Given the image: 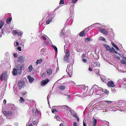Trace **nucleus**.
I'll list each match as a JSON object with an SVG mask.
<instances>
[{
    "instance_id": "f257e3e1",
    "label": "nucleus",
    "mask_w": 126,
    "mask_h": 126,
    "mask_svg": "<svg viewBox=\"0 0 126 126\" xmlns=\"http://www.w3.org/2000/svg\"><path fill=\"white\" fill-rule=\"evenodd\" d=\"M17 107L14 105L11 104L9 105V107L7 109L11 111L12 112H15L16 110Z\"/></svg>"
},
{
    "instance_id": "f03ea898",
    "label": "nucleus",
    "mask_w": 126,
    "mask_h": 126,
    "mask_svg": "<svg viewBox=\"0 0 126 126\" xmlns=\"http://www.w3.org/2000/svg\"><path fill=\"white\" fill-rule=\"evenodd\" d=\"M53 15L51 14H49L47 17V20L46 21V23L47 24H48L50 22L52 21V19L54 18Z\"/></svg>"
},
{
    "instance_id": "7ed1b4c3",
    "label": "nucleus",
    "mask_w": 126,
    "mask_h": 126,
    "mask_svg": "<svg viewBox=\"0 0 126 126\" xmlns=\"http://www.w3.org/2000/svg\"><path fill=\"white\" fill-rule=\"evenodd\" d=\"M23 56H20L17 59V61H15V63H16L17 64H21L23 62Z\"/></svg>"
},
{
    "instance_id": "20e7f679",
    "label": "nucleus",
    "mask_w": 126,
    "mask_h": 126,
    "mask_svg": "<svg viewBox=\"0 0 126 126\" xmlns=\"http://www.w3.org/2000/svg\"><path fill=\"white\" fill-rule=\"evenodd\" d=\"M16 67L17 69V74L19 75L22 72V66L20 64H18L16 66Z\"/></svg>"
},
{
    "instance_id": "39448f33",
    "label": "nucleus",
    "mask_w": 126,
    "mask_h": 126,
    "mask_svg": "<svg viewBox=\"0 0 126 126\" xmlns=\"http://www.w3.org/2000/svg\"><path fill=\"white\" fill-rule=\"evenodd\" d=\"M42 38L44 40H47L46 42V43L47 44H49L50 43V42L51 41L49 38L46 35L42 36Z\"/></svg>"
},
{
    "instance_id": "423d86ee",
    "label": "nucleus",
    "mask_w": 126,
    "mask_h": 126,
    "mask_svg": "<svg viewBox=\"0 0 126 126\" xmlns=\"http://www.w3.org/2000/svg\"><path fill=\"white\" fill-rule=\"evenodd\" d=\"M72 67L71 66H70L69 65H68L66 70L68 73V75L70 77H71V75L70 74V73L71 72V68Z\"/></svg>"
},
{
    "instance_id": "0eeeda50",
    "label": "nucleus",
    "mask_w": 126,
    "mask_h": 126,
    "mask_svg": "<svg viewBox=\"0 0 126 126\" xmlns=\"http://www.w3.org/2000/svg\"><path fill=\"white\" fill-rule=\"evenodd\" d=\"M25 82L24 81H20L18 82V86L19 87L21 88L25 85Z\"/></svg>"
},
{
    "instance_id": "6e6552de",
    "label": "nucleus",
    "mask_w": 126,
    "mask_h": 126,
    "mask_svg": "<svg viewBox=\"0 0 126 126\" xmlns=\"http://www.w3.org/2000/svg\"><path fill=\"white\" fill-rule=\"evenodd\" d=\"M6 76V74L4 72H3L0 78L1 81H3L5 79Z\"/></svg>"
},
{
    "instance_id": "1a4fd4ad",
    "label": "nucleus",
    "mask_w": 126,
    "mask_h": 126,
    "mask_svg": "<svg viewBox=\"0 0 126 126\" xmlns=\"http://www.w3.org/2000/svg\"><path fill=\"white\" fill-rule=\"evenodd\" d=\"M108 85L109 87H114L115 86L114 82L112 81L108 82Z\"/></svg>"
},
{
    "instance_id": "9d476101",
    "label": "nucleus",
    "mask_w": 126,
    "mask_h": 126,
    "mask_svg": "<svg viewBox=\"0 0 126 126\" xmlns=\"http://www.w3.org/2000/svg\"><path fill=\"white\" fill-rule=\"evenodd\" d=\"M47 74L49 76H51L52 73V69L50 68L47 69Z\"/></svg>"
},
{
    "instance_id": "9b49d317",
    "label": "nucleus",
    "mask_w": 126,
    "mask_h": 126,
    "mask_svg": "<svg viewBox=\"0 0 126 126\" xmlns=\"http://www.w3.org/2000/svg\"><path fill=\"white\" fill-rule=\"evenodd\" d=\"M49 80L47 79H46V80H43L42 81L41 83V85L43 86L46 85L48 82Z\"/></svg>"
},
{
    "instance_id": "f8f14e48",
    "label": "nucleus",
    "mask_w": 126,
    "mask_h": 126,
    "mask_svg": "<svg viewBox=\"0 0 126 126\" xmlns=\"http://www.w3.org/2000/svg\"><path fill=\"white\" fill-rule=\"evenodd\" d=\"M104 47L107 50L110 52H111L112 48H111L109 46L106 44H105L104 45Z\"/></svg>"
},
{
    "instance_id": "ddd939ff",
    "label": "nucleus",
    "mask_w": 126,
    "mask_h": 126,
    "mask_svg": "<svg viewBox=\"0 0 126 126\" xmlns=\"http://www.w3.org/2000/svg\"><path fill=\"white\" fill-rule=\"evenodd\" d=\"M120 62L122 64L126 65V57H123L122 60L120 61Z\"/></svg>"
},
{
    "instance_id": "4468645a",
    "label": "nucleus",
    "mask_w": 126,
    "mask_h": 126,
    "mask_svg": "<svg viewBox=\"0 0 126 126\" xmlns=\"http://www.w3.org/2000/svg\"><path fill=\"white\" fill-rule=\"evenodd\" d=\"M97 122V120L94 117L92 120V123L93 124L92 126H96Z\"/></svg>"
},
{
    "instance_id": "2eb2a0df",
    "label": "nucleus",
    "mask_w": 126,
    "mask_h": 126,
    "mask_svg": "<svg viewBox=\"0 0 126 126\" xmlns=\"http://www.w3.org/2000/svg\"><path fill=\"white\" fill-rule=\"evenodd\" d=\"M27 78L28 79L29 82L30 83L32 82L34 80V79L32 77L30 76H27Z\"/></svg>"
},
{
    "instance_id": "dca6fc26",
    "label": "nucleus",
    "mask_w": 126,
    "mask_h": 126,
    "mask_svg": "<svg viewBox=\"0 0 126 126\" xmlns=\"http://www.w3.org/2000/svg\"><path fill=\"white\" fill-rule=\"evenodd\" d=\"M86 33L84 32V31H83L81 32L79 34V36L80 37H83V36H85L86 34Z\"/></svg>"
},
{
    "instance_id": "f3484780",
    "label": "nucleus",
    "mask_w": 126,
    "mask_h": 126,
    "mask_svg": "<svg viewBox=\"0 0 126 126\" xmlns=\"http://www.w3.org/2000/svg\"><path fill=\"white\" fill-rule=\"evenodd\" d=\"M43 61V60L41 59H40L39 60H37L36 63L35 64L36 65L38 64L39 63L40 64V63L42 62Z\"/></svg>"
},
{
    "instance_id": "a211bd4d",
    "label": "nucleus",
    "mask_w": 126,
    "mask_h": 126,
    "mask_svg": "<svg viewBox=\"0 0 126 126\" xmlns=\"http://www.w3.org/2000/svg\"><path fill=\"white\" fill-rule=\"evenodd\" d=\"M12 74L13 75H16L17 74V69L16 68H14L12 71Z\"/></svg>"
},
{
    "instance_id": "6ab92c4d",
    "label": "nucleus",
    "mask_w": 126,
    "mask_h": 126,
    "mask_svg": "<svg viewBox=\"0 0 126 126\" xmlns=\"http://www.w3.org/2000/svg\"><path fill=\"white\" fill-rule=\"evenodd\" d=\"M108 108L110 110L112 111H116V109L114 107L111 106H109L108 107Z\"/></svg>"
},
{
    "instance_id": "aec40b11",
    "label": "nucleus",
    "mask_w": 126,
    "mask_h": 126,
    "mask_svg": "<svg viewBox=\"0 0 126 126\" xmlns=\"http://www.w3.org/2000/svg\"><path fill=\"white\" fill-rule=\"evenodd\" d=\"M98 87L97 85H94L93 86L92 89H93V90H94L95 92L96 90H97Z\"/></svg>"
},
{
    "instance_id": "412c9836",
    "label": "nucleus",
    "mask_w": 126,
    "mask_h": 126,
    "mask_svg": "<svg viewBox=\"0 0 126 126\" xmlns=\"http://www.w3.org/2000/svg\"><path fill=\"white\" fill-rule=\"evenodd\" d=\"M101 79L104 82H106V79H105V77L104 76H100Z\"/></svg>"
},
{
    "instance_id": "4be33fe9",
    "label": "nucleus",
    "mask_w": 126,
    "mask_h": 126,
    "mask_svg": "<svg viewBox=\"0 0 126 126\" xmlns=\"http://www.w3.org/2000/svg\"><path fill=\"white\" fill-rule=\"evenodd\" d=\"M70 112L71 115H73L74 117H75V116H76L77 114L73 110H72Z\"/></svg>"
},
{
    "instance_id": "5701e85b",
    "label": "nucleus",
    "mask_w": 126,
    "mask_h": 126,
    "mask_svg": "<svg viewBox=\"0 0 126 126\" xmlns=\"http://www.w3.org/2000/svg\"><path fill=\"white\" fill-rule=\"evenodd\" d=\"M108 33V31L107 30L105 29H104L102 33L103 34H104L105 35H107Z\"/></svg>"
},
{
    "instance_id": "b1692460",
    "label": "nucleus",
    "mask_w": 126,
    "mask_h": 126,
    "mask_svg": "<svg viewBox=\"0 0 126 126\" xmlns=\"http://www.w3.org/2000/svg\"><path fill=\"white\" fill-rule=\"evenodd\" d=\"M97 91V92L98 91L99 92H103V89L102 88L98 87Z\"/></svg>"
},
{
    "instance_id": "393cba45",
    "label": "nucleus",
    "mask_w": 126,
    "mask_h": 126,
    "mask_svg": "<svg viewBox=\"0 0 126 126\" xmlns=\"http://www.w3.org/2000/svg\"><path fill=\"white\" fill-rule=\"evenodd\" d=\"M55 118L57 119V121H60L61 120L60 117L58 115H55Z\"/></svg>"
},
{
    "instance_id": "a878e982",
    "label": "nucleus",
    "mask_w": 126,
    "mask_h": 126,
    "mask_svg": "<svg viewBox=\"0 0 126 126\" xmlns=\"http://www.w3.org/2000/svg\"><path fill=\"white\" fill-rule=\"evenodd\" d=\"M4 23L2 21L0 20V28H1L4 25Z\"/></svg>"
},
{
    "instance_id": "bb28decb",
    "label": "nucleus",
    "mask_w": 126,
    "mask_h": 126,
    "mask_svg": "<svg viewBox=\"0 0 126 126\" xmlns=\"http://www.w3.org/2000/svg\"><path fill=\"white\" fill-rule=\"evenodd\" d=\"M65 53V56L69 57L70 56V53L67 50H66V52Z\"/></svg>"
},
{
    "instance_id": "cd10ccee",
    "label": "nucleus",
    "mask_w": 126,
    "mask_h": 126,
    "mask_svg": "<svg viewBox=\"0 0 126 126\" xmlns=\"http://www.w3.org/2000/svg\"><path fill=\"white\" fill-rule=\"evenodd\" d=\"M99 69H95L94 70V72L95 73L97 74V75L98 76L99 75Z\"/></svg>"
},
{
    "instance_id": "c85d7f7f",
    "label": "nucleus",
    "mask_w": 126,
    "mask_h": 126,
    "mask_svg": "<svg viewBox=\"0 0 126 126\" xmlns=\"http://www.w3.org/2000/svg\"><path fill=\"white\" fill-rule=\"evenodd\" d=\"M91 27L90 26L88 27H87V28H85V29L83 31H84V32H85L86 33L87 31H88L89 29H90L91 28Z\"/></svg>"
},
{
    "instance_id": "c756f323",
    "label": "nucleus",
    "mask_w": 126,
    "mask_h": 126,
    "mask_svg": "<svg viewBox=\"0 0 126 126\" xmlns=\"http://www.w3.org/2000/svg\"><path fill=\"white\" fill-rule=\"evenodd\" d=\"M20 99L19 100V102L21 103H23L25 101L24 99L22 97H20Z\"/></svg>"
},
{
    "instance_id": "7c9ffc66",
    "label": "nucleus",
    "mask_w": 126,
    "mask_h": 126,
    "mask_svg": "<svg viewBox=\"0 0 126 126\" xmlns=\"http://www.w3.org/2000/svg\"><path fill=\"white\" fill-rule=\"evenodd\" d=\"M32 66L31 65H30L28 67L29 71L31 72L32 71Z\"/></svg>"
},
{
    "instance_id": "2f4dec72",
    "label": "nucleus",
    "mask_w": 126,
    "mask_h": 126,
    "mask_svg": "<svg viewBox=\"0 0 126 126\" xmlns=\"http://www.w3.org/2000/svg\"><path fill=\"white\" fill-rule=\"evenodd\" d=\"M98 39L100 40H103V41H106V39L104 38V37H100L98 38Z\"/></svg>"
},
{
    "instance_id": "473e14b6",
    "label": "nucleus",
    "mask_w": 126,
    "mask_h": 126,
    "mask_svg": "<svg viewBox=\"0 0 126 126\" xmlns=\"http://www.w3.org/2000/svg\"><path fill=\"white\" fill-rule=\"evenodd\" d=\"M69 57H67V56H65L64 58V60L67 62H68L69 61Z\"/></svg>"
},
{
    "instance_id": "72a5a7b5",
    "label": "nucleus",
    "mask_w": 126,
    "mask_h": 126,
    "mask_svg": "<svg viewBox=\"0 0 126 126\" xmlns=\"http://www.w3.org/2000/svg\"><path fill=\"white\" fill-rule=\"evenodd\" d=\"M94 66L95 67V66H98L99 67L100 66V64L98 62H96L94 64Z\"/></svg>"
},
{
    "instance_id": "f704fd0d",
    "label": "nucleus",
    "mask_w": 126,
    "mask_h": 126,
    "mask_svg": "<svg viewBox=\"0 0 126 126\" xmlns=\"http://www.w3.org/2000/svg\"><path fill=\"white\" fill-rule=\"evenodd\" d=\"M113 52L116 54H118V52L114 50L113 47H112L111 52L113 53Z\"/></svg>"
},
{
    "instance_id": "c9c22d12",
    "label": "nucleus",
    "mask_w": 126,
    "mask_h": 126,
    "mask_svg": "<svg viewBox=\"0 0 126 126\" xmlns=\"http://www.w3.org/2000/svg\"><path fill=\"white\" fill-rule=\"evenodd\" d=\"M65 88V86H61L59 87V88L61 90H63Z\"/></svg>"
},
{
    "instance_id": "e433bc0d",
    "label": "nucleus",
    "mask_w": 126,
    "mask_h": 126,
    "mask_svg": "<svg viewBox=\"0 0 126 126\" xmlns=\"http://www.w3.org/2000/svg\"><path fill=\"white\" fill-rule=\"evenodd\" d=\"M99 31L100 32L103 33V31L104 29H103L101 27H99L98 28Z\"/></svg>"
},
{
    "instance_id": "4c0bfd02",
    "label": "nucleus",
    "mask_w": 126,
    "mask_h": 126,
    "mask_svg": "<svg viewBox=\"0 0 126 126\" xmlns=\"http://www.w3.org/2000/svg\"><path fill=\"white\" fill-rule=\"evenodd\" d=\"M51 46L54 49L55 51H57V49L56 46H54L53 45H51Z\"/></svg>"
},
{
    "instance_id": "58836bf2",
    "label": "nucleus",
    "mask_w": 126,
    "mask_h": 126,
    "mask_svg": "<svg viewBox=\"0 0 126 126\" xmlns=\"http://www.w3.org/2000/svg\"><path fill=\"white\" fill-rule=\"evenodd\" d=\"M52 112L53 113H54L55 112H57L58 111L57 110H56L54 108H52Z\"/></svg>"
},
{
    "instance_id": "ea45409f",
    "label": "nucleus",
    "mask_w": 126,
    "mask_h": 126,
    "mask_svg": "<svg viewBox=\"0 0 126 126\" xmlns=\"http://www.w3.org/2000/svg\"><path fill=\"white\" fill-rule=\"evenodd\" d=\"M7 113H8L7 116L11 115L12 114V112L11 111H7Z\"/></svg>"
},
{
    "instance_id": "a19ab883",
    "label": "nucleus",
    "mask_w": 126,
    "mask_h": 126,
    "mask_svg": "<svg viewBox=\"0 0 126 126\" xmlns=\"http://www.w3.org/2000/svg\"><path fill=\"white\" fill-rule=\"evenodd\" d=\"M12 19L11 18H8L7 19V22L8 23V22H10V21H11Z\"/></svg>"
},
{
    "instance_id": "79ce46f5",
    "label": "nucleus",
    "mask_w": 126,
    "mask_h": 126,
    "mask_svg": "<svg viewBox=\"0 0 126 126\" xmlns=\"http://www.w3.org/2000/svg\"><path fill=\"white\" fill-rule=\"evenodd\" d=\"M64 106L66 107L67 108L68 110L70 111V112L72 110H71L70 108L67 106V105H64Z\"/></svg>"
},
{
    "instance_id": "37998d69",
    "label": "nucleus",
    "mask_w": 126,
    "mask_h": 126,
    "mask_svg": "<svg viewBox=\"0 0 126 126\" xmlns=\"http://www.w3.org/2000/svg\"><path fill=\"white\" fill-rule=\"evenodd\" d=\"M87 95L86 93H84L82 95L80 96H79L80 97H81L82 98L83 97H85L87 96Z\"/></svg>"
},
{
    "instance_id": "c03bdc74",
    "label": "nucleus",
    "mask_w": 126,
    "mask_h": 126,
    "mask_svg": "<svg viewBox=\"0 0 126 126\" xmlns=\"http://www.w3.org/2000/svg\"><path fill=\"white\" fill-rule=\"evenodd\" d=\"M103 102H104V103H105V102H106L108 104L111 103H112V101H107V100L104 101H103Z\"/></svg>"
},
{
    "instance_id": "a18cd8bd",
    "label": "nucleus",
    "mask_w": 126,
    "mask_h": 126,
    "mask_svg": "<svg viewBox=\"0 0 126 126\" xmlns=\"http://www.w3.org/2000/svg\"><path fill=\"white\" fill-rule=\"evenodd\" d=\"M68 38L67 37H66V38H64V40L65 41V42L67 44L68 43H69L68 42H69V41L68 40L67 41L66 40L67 39V38Z\"/></svg>"
},
{
    "instance_id": "49530a36",
    "label": "nucleus",
    "mask_w": 126,
    "mask_h": 126,
    "mask_svg": "<svg viewBox=\"0 0 126 126\" xmlns=\"http://www.w3.org/2000/svg\"><path fill=\"white\" fill-rule=\"evenodd\" d=\"M64 3V2L63 0H61L60 2V4H62Z\"/></svg>"
},
{
    "instance_id": "de8ad7c7",
    "label": "nucleus",
    "mask_w": 126,
    "mask_h": 126,
    "mask_svg": "<svg viewBox=\"0 0 126 126\" xmlns=\"http://www.w3.org/2000/svg\"><path fill=\"white\" fill-rule=\"evenodd\" d=\"M38 121H33V124L34 125H36L38 124Z\"/></svg>"
},
{
    "instance_id": "09e8293b",
    "label": "nucleus",
    "mask_w": 126,
    "mask_h": 126,
    "mask_svg": "<svg viewBox=\"0 0 126 126\" xmlns=\"http://www.w3.org/2000/svg\"><path fill=\"white\" fill-rule=\"evenodd\" d=\"M17 49L19 51H21V47H18L17 48Z\"/></svg>"
},
{
    "instance_id": "8fccbe9b",
    "label": "nucleus",
    "mask_w": 126,
    "mask_h": 126,
    "mask_svg": "<svg viewBox=\"0 0 126 126\" xmlns=\"http://www.w3.org/2000/svg\"><path fill=\"white\" fill-rule=\"evenodd\" d=\"M3 114L7 116L8 113L7 111H4L3 112Z\"/></svg>"
},
{
    "instance_id": "3c124183",
    "label": "nucleus",
    "mask_w": 126,
    "mask_h": 126,
    "mask_svg": "<svg viewBox=\"0 0 126 126\" xmlns=\"http://www.w3.org/2000/svg\"><path fill=\"white\" fill-rule=\"evenodd\" d=\"M64 32H61L60 34V35L62 37L64 35Z\"/></svg>"
},
{
    "instance_id": "603ef678",
    "label": "nucleus",
    "mask_w": 126,
    "mask_h": 126,
    "mask_svg": "<svg viewBox=\"0 0 126 126\" xmlns=\"http://www.w3.org/2000/svg\"><path fill=\"white\" fill-rule=\"evenodd\" d=\"M18 32L17 30H14L13 31V33L15 34H17Z\"/></svg>"
},
{
    "instance_id": "864d4df0",
    "label": "nucleus",
    "mask_w": 126,
    "mask_h": 126,
    "mask_svg": "<svg viewBox=\"0 0 126 126\" xmlns=\"http://www.w3.org/2000/svg\"><path fill=\"white\" fill-rule=\"evenodd\" d=\"M72 0V2L73 3H75L78 0Z\"/></svg>"
},
{
    "instance_id": "5fc2aeb1",
    "label": "nucleus",
    "mask_w": 126,
    "mask_h": 126,
    "mask_svg": "<svg viewBox=\"0 0 126 126\" xmlns=\"http://www.w3.org/2000/svg\"><path fill=\"white\" fill-rule=\"evenodd\" d=\"M124 80V79H123L122 80H121L120 79H119L118 81V82L119 83V82H121V81H123Z\"/></svg>"
},
{
    "instance_id": "6e6d98bb",
    "label": "nucleus",
    "mask_w": 126,
    "mask_h": 126,
    "mask_svg": "<svg viewBox=\"0 0 126 126\" xmlns=\"http://www.w3.org/2000/svg\"><path fill=\"white\" fill-rule=\"evenodd\" d=\"M22 33L21 32H18L17 34L18 35L21 36L22 35Z\"/></svg>"
},
{
    "instance_id": "4d7b16f0",
    "label": "nucleus",
    "mask_w": 126,
    "mask_h": 126,
    "mask_svg": "<svg viewBox=\"0 0 126 126\" xmlns=\"http://www.w3.org/2000/svg\"><path fill=\"white\" fill-rule=\"evenodd\" d=\"M115 57L118 60H120V58L119 57L117 56V55H115Z\"/></svg>"
},
{
    "instance_id": "13d9d810",
    "label": "nucleus",
    "mask_w": 126,
    "mask_h": 126,
    "mask_svg": "<svg viewBox=\"0 0 126 126\" xmlns=\"http://www.w3.org/2000/svg\"><path fill=\"white\" fill-rule=\"evenodd\" d=\"M105 93L107 94H109V91L106 90H105Z\"/></svg>"
},
{
    "instance_id": "bf43d9fd",
    "label": "nucleus",
    "mask_w": 126,
    "mask_h": 126,
    "mask_svg": "<svg viewBox=\"0 0 126 126\" xmlns=\"http://www.w3.org/2000/svg\"><path fill=\"white\" fill-rule=\"evenodd\" d=\"M86 39L89 41H92V39H91V38H86Z\"/></svg>"
},
{
    "instance_id": "052dcab7",
    "label": "nucleus",
    "mask_w": 126,
    "mask_h": 126,
    "mask_svg": "<svg viewBox=\"0 0 126 126\" xmlns=\"http://www.w3.org/2000/svg\"><path fill=\"white\" fill-rule=\"evenodd\" d=\"M14 56L15 58H17L18 56L15 53L14 54Z\"/></svg>"
},
{
    "instance_id": "680f3d73",
    "label": "nucleus",
    "mask_w": 126,
    "mask_h": 126,
    "mask_svg": "<svg viewBox=\"0 0 126 126\" xmlns=\"http://www.w3.org/2000/svg\"><path fill=\"white\" fill-rule=\"evenodd\" d=\"M75 118L77 119V120L78 121H79V119L78 117L77 116H75Z\"/></svg>"
},
{
    "instance_id": "e2e57ef3",
    "label": "nucleus",
    "mask_w": 126,
    "mask_h": 126,
    "mask_svg": "<svg viewBox=\"0 0 126 126\" xmlns=\"http://www.w3.org/2000/svg\"><path fill=\"white\" fill-rule=\"evenodd\" d=\"M67 48V46L66 45H65L64 46V50L65 51V52H66V50H67V49H66Z\"/></svg>"
},
{
    "instance_id": "0e129e2a",
    "label": "nucleus",
    "mask_w": 126,
    "mask_h": 126,
    "mask_svg": "<svg viewBox=\"0 0 126 126\" xmlns=\"http://www.w3.org/2000/svg\"><path fill=\"white\" fill-rule=\"evenodd\" d=\"M83 61L84 62L86 63L87 60L85 59H83Z\"/></svg>"
},
{
    "instance_id": "69168bd1",
    "label": "nucleus",
    "mask_w": 126,
    "mask_h": 126,
    "mask_svg": "<svg viewBox=\"0 0 126 126\" xmlns=\"http://www.w3.org/2000/svg\"><path fill=\"white\" fill-rule=\"evenodd\" d=\"M114 47L115 48H116V50L118 51L119 50V48L116 45L115 46V47Z\"/></svg>"
},
{
    "instance_id": "338daca9",
    "label": "nucleus",
    "mask_w": 126,
    "mask_h": 126,
    "mask_svg": "<svg viewBox=\"0 0 126 126\" xmlns=\"http://www.w3.org/2000/svg\"><path fill=\"white\" fill-rule=\"evenodd\" d=\"M67 99L68 100H70L71 99V98L70 95H68V96Z\"/></svg>"
},
{
    "instance_id": "774afa93",
    "label": "nucleus",
    "mask_w": 126,
    "mask_h": 126,
    "mask_svg": "<svg viewBox=\"0 0 126 126\" xmlns=\"http://www.w3.org/2000/svg\"><path fill=\"white\" fill-rule=\"evenodd\" d=\"M89 70L90 71H91L92 70V69L91 68L89 67Z\"/></svg>"
}]
</instances>
